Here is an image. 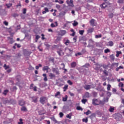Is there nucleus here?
Instances as JSON below:
<instances>
[{
  "label": "nucleus",
  "instance_id": "864d4df0",
  "mask_svg": "<svg viewBox=\"0 0 124 124\" xmlns=\"http://www.w3.org/2000/svg\"><path fill=\"white\" fill-rule=\"evenodd\" d=\"M15 46H17V48H20L21 47V45H20V44H18L17 43L15 44Z\"/></svg>",
  "mask_w": 124,
  "mask_h": 124
},
{
  "label": "nucleus",
  "instance_id": "6e6552de",
  "mask_svg": "<svg viewBox=\"0 0 124 124\" xmlns=\"http://www.w3.org/2000/svg\"><path fill=\"white\" fill-rule=\"evenodd\" d=\"M52 72H55L57 75H59L60 74V71L58 68H52Z\"/></svg>",
  "mask_w": 124,
  "mask_h": 124
},
{
  "label": "nucleus",
  "instance_id": "f3484780",
  "mask_svg": "<svg viewBox=\"0 0 124 124\" xmlns=\"http://www.w3.org/2000/svg\"><path fill=\"white\" fill-rule=\"evenodd\" d=\"M47 76V75L46 74H43V76L44 77H45L44 78V81H45V82L48 81V79L47 78V76Z\"/></svg>",
  "mask_w": 124,
  "mask_h": 124
},
{
  "label": "nucleus",
  "instance_id": "09e8293b",
  "mask_svg": "<svg viewBox=\"0 0 124 124\" xmlns=\"http://www.w3.org/2000/svg\"><path fill=\"white\" fill-rule=\"evenodd\" d=\"M61 94V93L60 92H58L55 95V97H57L58 95H60Z\"/></svg>",
  "mask_w": 124,
  "mask_h": 124
},
{
  "label": "nucleus",
  "instance_id": "c03bdc74",
  "mask_svg": "<svg viewBox=\"0 0 124 124\" xmlns=\"http://www.w3.org/2000/svg\"><path fill=\"white\" fill-rule=\"evenodd\" d=\"M57 86H58V87H62V86H63V84H62V83H60V82H57Z\"/></svg>",
  "mask_w": 124,
  "mask_h": 124
},
{
  "label": "nucleus",
  "instance_id": "aec40b11",
  "mask_svg": "<svg viewBox=\"0 0 124 124\" xmlns=\"http://www.w3.org/2000/svg\"><path fill=\"white\" fill-rule=\"evenodd\" d=\"M76 66V62H73L71 63V67L72 68H74Z\"/></svg>",
  "mask_w": 124,
  "mask_h": 124
},
{
  "label": "nucleus",
  "instance_id": "e2e57ef3",
  "mask_svg": "<svg viewBox=\"0 0 124 124\" xmlns=\"http://www.w3.org/2000/svg\"><path fill=\"white\" fill-rule=\"evenodd\" d=\"M40 38V36L37 35H36L35 39H37V40H38Z\"/></svg>",
  "mask_w": 124,
  "mask_h": 124
},
{
  "label": "nucleus",
  "instance_id": "7c9ffc66",
  "mask_svg": "<svg viewBox=\"0 0 124 124\" xmlns=\"http://www.w3.org/2000/svg\"><path fill=\"white\" fill-rule=\"evenodd\" d=\"M84 32H85V31L84 30H79V33L81 35H83V34H84Z\"/></svg>",
  "mask_w": 124,
  "mask_h": 124
},
{
  "label": "nucleus",
  "instance_id": "f8f14e48",
  "mask_svg": "<svg viewBox=\"0 0 124 124\" xmlns=\"http://www.w3.org/2000/svg\"><path fill=\"white\" fill-rule=\"evenodd\" d=\"M70 31L73 32L72 34H70L71 36H74L76 33V32L75 31H74V30L73 29H72L70 30Z\"/></svg>",
  "mask_w": 124,
  "mask_h": 124
},
{
  "label": "nucleus",
  "instance_id": "8fccbe9b",
  "mask_svg": "<svg viewBox=\"0 0 124 124\" xmlns=\"http://www.w3.org/2000/svg\"><path fill=\"white\" fill-rule=\"evenodd\" d=\"M82 122H84V123H88V119L87 118H83L82 119Z\"/></svg>",
  "mask_w": 124,
  "mask_h": 124
},
{
  "label": "nucleus",
  "instance_id": "7ed1b4c3",
  "mask_svg": "<svg viewBox=\"0 0 124 124\" xmlns=\"http://www.w3.org/2000/svg\"><path fill=\"white\" fill-rule=\"evenodd\" d=\"M46 101H47V97H46L43 96L40 98V102L42 104H45Z\"/></svg>",
  "mask_w": 124,
  "mask_h": 124
},
{
  "label": "nucleus",
  "instance_id": "3c124183",
  "mask_svg": "<svg viewBox=\"0 0 124 124\" xmlns=\"http://www.w3.org/2000/svg\"><path fill=\"white\" fill-rule=\"evenodd\" d=\"M4 67L5 69H8V68H9V66H7V65H6V64H5L4 65Z\"/></svg>",
  "mask_w": 124,
  "mask_h": 124
},
{
  "label": "nucleus",
  "instance_id": "5701e85b",
  "mask_svg": "<svg viewBox=\"0 0 124 124\" xmlns=\"http://www.w3.org/2000/svg\"><path fill=\"white\" fill-rule=\"evenodd\" d=\"M71 116H72V113H70L69 114H67L66 116V117L68 118V119H69L70 120V119H71Z\"/></svg>",
  "mask_w": 124,
  "mask_h": 124
},
{
  "label": "nucleus",
  "instance_id": "338daca9",
  "mask_svg": "<svg viewBox=\"0 0 124 124\" xmlns=\"http://www.w3.org/2000/svg\"><path fill=\"white\" fill-rule=\"evenodd\" d=\"M73 41L74 42H76L77 41V36H76L73 38Z\"/></svg>",
  "mask_w": 124,
  "mask_h": 124
},
{
  "label": "nucleus",
  "instance_id": "ea45409f",
  "mask_svg": "<svg viewBox=\"0 0 124 124\" xmlns=\"http://www.w3.org/2000/svg\"><path fill=\"white\" fill-rule=\"evenodd\" d=\"M105 53L106 54H107V53H110V49L107 48L105 50Z\"/></svg>",
  "mask_w": 124,
  "mask_h": 124
},
{
  "label": "nucleus",
  "instance_id": "412c9836",
  "mask_svg": "<svg viewBox=\"0 0 124 124\" xmlns=\"http://www.w3.org/2000/svg\"><path fill=\"white\" fill-rule=\"evenodd\" d=\"M21 111H28V109H27V108L25 107V106H23V107H22V108H21Z\"/></svg>",
  "mask_w": 124,
  "mask_h": 124
},
{
  "label": "nucleus",
  "instance_id": "f03ea898",
  "mask_svg": "<svg viewBox=\"0 0 124 124\" xmlns=\"http://www.w3.org/2000/svg\"><path fill=\"white\" fill-rule=\"evenodd\" d=\"M92 104L93 105H99V104H101V105H104V102L100 101H98V100L97 99H93V102Z\"/></svg>",
  "mask_w": 124,
  "mask_h": 124
},
{
  "label": "nucleus",
  "instance_id": "680f3d73",
  "mask_svg": "<svg viewBox=\"0 0 124 124\" xmlns=\"http://www.w3.org/2000/svg\"><path fill=\"white\" fill-rule=\"evenodd\" d=\"M112 65H115L116 67H118L119 66V63H114L112 64Z\"/></svg>",
  "mask_w": 124,
  "mask_h": 124
},
{
  "label": "nucleus",
  "instance_id": "c756f323",
  "mask_svg": "<svg viewBox=\"0 0 124 124\" xmlns=\"http://www.w3.org/2000/svg\"><path fill=\"white\" fill-rule=\"evenodd\" d=\"M6 6H7V8H10L12 6V3L6 4Z\"/></svg>",
  "mask_w": 124,
  "mask_h": 124
},
{
  "label": "nucleus",
  "instance_id": "bb28decb",
  "mask_svg": "<svg viewBox=\"0 0 124 124\" xmlns=\"http://www.w3.org/2000/svg\"><path fill=\"white\" fill-rule=\"evenodd\" d=\"M77 110H78V111H82L83 110V108H82V107H80V106H78L76 108Z\"/></svg>",
  "mask_w": 124,
  "mask_h": 124
},
{
  "label": "nucleus",
  "instance_id": "f257e3e1",
  "mask_svg": "<svg viewBox=\"0 0 124 124\" xmlns=\"http://www.w3.org/2000/svg\"><path fill=\"white\" fill-rule=\"evenodd\" d=\"M64 51L67 57H70V56H71V55H72V53H73V50L70 49V48L68 47H65L64 49Z\"/></svg>",
  "mask_w": 124,
  "mask_h": 124
},
{
  "label": "nucleus",
  "instance_id": "4c0bfd02",
  "mask_svg": "<svg viewBox=\"0 0 124 124\" xmlns=\"http://www.w3.org/2000/svg\"><path fill=\"white\" fill-rule=\"evenodd\" d=\"M117 54L116 55V57H119L120 56V55H121V54H122V52L121 51H117L116 52Z\"/></svg>",
  "mask_w": 124,
  "mask_h": 124
},
{
  "label": "nucleus",
  "instance_id": "69168bd1",
  "mask_svg": "<svg viewBox=\"0 0 124 124\" xmlns=\"http://www.w3.org/2000/svg\"><path fill=\"white\" fill-rule=\"evenodd\" d=\"M33 84H31L30 85V89L32 90L33 89Z\"/></svg>",
  "mask_w": 124,
  "mask_h": 124
},
{
  "label": "nucleus",
  "instance_id": "4d7b16f0",
  "mask_svg": "<svg viewBox=\"0 0 124 124\" xmlns=\"http://www.w3.org/2000/svg\"><path fill=\"white\" fill-rule=\"evenodd\" d=\"M67 83L69 84V85H73V83H72V82L71 81H70V80H68L67 81Z\"/></svg>",
  "mask_w": 124,
  "mask_h": 124
},
{
  "label": "nucleus",
  "instance_id": "a18cd8bd",
  "mask_svg": "<svg viewBox=\"0 0 124 124\" xmlns=\"http://www.w3.org/2000/svg\"><path fill=\"white\" fill-rule=\"evenodd\" d=\"M107 87V90L108 91H110V89H111V85L110 84H108Z\"/></svg>",
  "mask_w": 124,
  "mask_h": 124
},
{
  "label": "nucleus",
  "instance_id": "72a5a7b5",
  "mask_svg": "<svg viewBox=\"0 0 124 124\" xmlns=\"http://www.w3.org/2000/svg\"><path fill=\"white\" fill-rule=\"evenodd\" d=\"M109 46H110V47H112L114 45V43L113 41H109L108 42Z\"/></svg>",
  "mask_w": 124,
  "mask_h": 124
},
{
  "label": "nucleus",
  "instance_id": "cd10ccee",
  "mask_svg": "<svg viewBox=\"0 0 124 124\" xmlns=\"http://www.w3.org/2000/svg\"><path fill=\"white\" fill-rule=\"evenodd\" d=\"M73 26L74 27H76L77 26H78V22L76 21H74V23H73Z\"/></svg>",
  "mask_w": 124,
  "mask_h": 124
},
{
  "label": "nucleus",
  "instance_id": "de8ad7c7",
  "mask_svg": "<svg viewBox=\"0 0 124 124\" xmlns=\"http://www.w3.org/2000/svg\"><path fill=\"white\" fill-rule=\"evenodd\" d=\"M29 70H33L34 69V68L32 67L31 65H30L29 68Z\"/></svg>",
  "mask_w": 124,
  "mask_h": 124
},
{
  "label": "nucleus",
  "instance_id": "603ef678",
  "mask_svg": "<svg viewBox=\"0 0 124 124\" xmlns=\"http://www.w3.org/2000/svg\"><path fill=\"white\" fill-rule=\"evenodd\" d=\"M59 116L60 118H62V117H63V113L60 112Z\"/></svg>",
  "mask_w": 124,
  "mask_h": 124
},
{
  "label": "nucleus",
  "instance_id": "4be33fe9",
  "mask_svg": "<svg viewBox=\"0 0 124 124\" xmlns=\"http://www.w3.org/2000/svg\"><path fill=\"white\" fill-rule=\"evenodd\" d=\"M32 98L33 102H34V103H36L37 102V98L36 97H33Z\"/></svg>",
  "mask_w": 124,
  "mask_h": 124
},
{
  "label": "nucleus",
  "instance_id": "c85d7f7f",
  "mask_svg": "<svg viewBox=\"0 0 124 124\" xmlns=\"http://www.w3.org/2000/svg\"><path fill=\"white\" fill-rule=\"evenodd\" d=\"M103 73H104V74H105V75L106 76H108V71H107V70H103Z\"/></svg>",
  "mask_w": 124,
  "mask_h": 124
},
{
  "label": "nucleus",
  "instance_id": "2eb2a0df",
  "mask_svg": "<svg viewBox=\"0 0 124 124\" xmlns=\"http://www.w3.org/2000/svg\"><path fill=\"white\" fill-rule=\"evenodd\" d=\"M85 90H86L88 91V90H90L91 89V85H86L84 86Z\"/></svg>",
  "mask_w": 124,
  "mask_h": 124
},
{
  "label": "nucleus",
  "instance_id": "ddd939ff",
  "mask_svg": "<svg viewBox=\"0 0 124 124\" xmlns=\"http://www.w3.org/2000/svg\"><path fill=\"white\" fill-rule=\"evenodd\" d=\"M50 119H51L53 122H54L55 124H58V121L56 120V118H55V117H50Z\"/></svg>",
  "mask_w": 124,
  "mask_h": 124
},
{
  "label": "nucleus",
  "instance_id": "c9c22d12",
  "mask_svg": "<svg viewBox=\"0 0 124 124\" xmlns=\"http://www.w3.org/2000/svg\"><path fill=\"white\" fill-rule=\"evenodd\" d=\"M87 101H88V100H87V99H83L81 100V102L83 103V104H86V102H87Z\"/></svg>",
  "mask_w": 124,
  "mask_h": 124
},
{
  "label": "nucleus",
  "instance_id": "9b49d317",
  "mask_svg": "<svg viewBox=\"0 0 124 124\" xmlns=\"http://www.w3.org/2000/svg\"><path fill=\"white\" fill-rule=\"evenodd\" d=\"M93 31H94V29L93 28H90L88 30L87 32L88 33H92V32H93Z\"/></svg>",
  "mask_w": 124,
  "mask_h": 124
},
{
  "label": "nucleus",
  "instance_id": "e433bc0d",
  "mask_svg": "<svg viewBox=\"0 0 124 124\" xmlns=\"http://www.w3.org/2000/svg\"><path fill=\"white\" fill-rule=\"evenodd\" d=\"M66 33V31L64 30L61 31V35H64Z\"/></svg>",
  "mask_w": 124,
  "mask_h": 124
},
{
  "label": "nucleus",
  "instance_id": "39448f33",
  "mask_svg": "<svg viewBox=\"0 0 124 124\" xmlns=\"http://www.w3.org/2000/svg\"><path fill=\"white\" fill-rule=\"evenodd\" d=\"M115 119L116 121H120V120L122 119V114L120 113L116 114Z\"/></svg>",
  "mask_w": 124,
  "mask_h": 124
},
{
  "label": "nucleus",
  "instance_id": "b1692460",
  "mask_svg": "<svg viewBox=\"0 0 124 124\" xmlns=\"http://www.w3.org/2000/svg\"><path fill=\"white\" fill-rule=\"evenodd\" d=\"M68 96L67 95H65V97H62V101L65 102L67 100Z\"/></svg>",
  "mask_w": 124,
  "mask_h": 124
},
{
  "label": "nucleus",
  "instance_id": "0eeeda50",
  "mask_svg": "<svg viewBox=\"0 0 124 124\" xmlns=\"http://www.w3.org/2000/svg\"><path fill=\"white\" fill-rule=\"evenodd\" d=\"M96 65H97V66H99V67H102L105 69H106L108 67V65H106L105 64H104L102 65V64H99L98 63H96Z\"/></svg>",
  "mask_w": 124,
  "mask_h": 124
},
{
  "label": "nucleus",
  "instance_id": "f704fd0d",
  "mask_svg": "<svg viewBox=\"0 0 124 124\" xmlns=\"http://www.w3.org/2000/svg\"><path fill=\"white\" fill-rule=\"evenodd\" d=\"M95 38H101V37H102V35L101 34H100L99 35H96L95 36Z\"/></svg>",
  "mask_w": 124,
  "mask_h": 124
},
{
  "label": "nucleus",
  "instance_id": "423d86ee",
  "mask_svg": "<svg viewBox=\"0 0 124 124\" xmlns=\"http://www.w3.org/2000/svg\"><path fill=\"white\" fill-rule=\"evenodd\" d=\"M18 104L20 106H24V105L26 104V102L24 99H21L18 101Z\"/></svg>",
  "mask_w": 124,
  "mask_h": 124
},
{
  "label": "nucleus",
  "instance_id": "9d476101",
  "mask_svg": "<svg viewBox=\"0 0 124 124\" xmlns=\"http://www.w3.org/2000/svg\"><path fill=\"white\" fill-rule=\"evenodd\" d=\"M50 69V68H49V66H45L43 67V71H46V72H48V70Z\"/></svg>",
  "mask_w": 124,
  "mask_h": 124
},
{
  "label": "nucleus",
  "instance_id": "774afa93",
  "mask_svg": "<svg viewBox=\"0 0 124 124\" xmlns=\"http://www.w3.org/2000/svg\"><path fill=\"white\" fill-rule=\"evenodd\" d=\"M3 104H7V100L3 99Z\"/></svg>",
  "mask_w": 124,
  "mask_h": 124
},
{
  "label": "nucleus",
  "instance_id": "79ce46f5",
  "mask_svg": "<svg viewBox=\"0 0 124 124\" xmlns=\"http://www.w3.org/2000/svg\"><path fill=\"white\" fill-rule=\"evenodd\" d=\"M56 8L60 10L61 9V5H59V4H56Z\"/></svg>",
  "mask_w": 124,
  "mask_h": 124
},
{
  "label": "nucleus",
  "instance_id": "bf43d9fd",
  "mask_svg": "<svg viewBox=\"0 0 124 124\" xmlns=\"http://www.w3.org/2000/svg\"><path fill=\"white\" fill-rule=\"evenodd\" d=\"M26 13H27V9L24 8L23 11V14H26Z\"/></svg>",
  "mask_w": 124,
  "mask_h": 124
},
{
  "label": "nucleus",
  "instance_id": "052dcab7",
  "mask_svg": "<svg viewBox=\"0 0 124 124\" xmlns=\"http://www.w3.org/2000/svg\"><path fill=\"white\" fill-rule=\"evenodd\" d=\"M118 3H124V0H118Z\"/></svg>",
  "mask_w": 124,
  "mask_h": 124
},
{
  "label": "nucleus",
  "instance_id": "37998d69",
  "mask_svg": "<svg viewBox=\"0 0 124 124\" xmlns=\"http://www.w3.org/2000/svg\"><path fill=\"white\" fill-rule=\"evenodd\" d=\"M49 62H55V60L54 59V58H50L49 59Z\"/></svg>",
  "mask_w": 124,
  "mask_h": 124
},
{
  "label": "nucleus",
  "instance_id": "0e129e2a",
  "mask_svg": "<svg viewBox=\"0 0 124 124\" xmlns=\"http://www.w3.org/2000/svg\"><path fill=\"white\" fill-rule=\"evenodd\" d=\"M3 24L5 26H8V22H7L6 21H4Z\"/></svg>",
  "mask_w": 124,
  "mask_h": 124
},
{
  "label": "nucleus",
  "instance_id": "49530a36",
  "mask_svg": "<svg viewBox=\"0 0 124 124\" xmlns=\"http://www.w3.org/2000/svg\"><path fill=\"white\" fill-rule=\"evenodd\" d=\"M8 39H10L11 40V43L12 44V43H13V38H12L11 37H8Z\"/></svg>",
  "mask_w": 124,
  "mask_h": 124
},
{
  "label": "nucleus",
  "instance_id": "a19ab883",
  "mask_svg": "<svg viewBox=\"0 0 124 124\" xmlns=\"http://www.w3.org/2000/svg\"><path fill=\"white\" fill-rule=\"evenodd\" d=\"M24 123H23V119H19V122H18V124H23Z\"/></svg>",
  "mask_w": 124,
  "mask_h": 124
},
{
  "label": "nucleus",
  "instance_id": "58836bf2",
  "mask_svg": "<svg viewBox=\"0 0 124 124\" xmlns=\"http://www.w3.org/2000/svg\"><path fill=\"white\" fill-rule=\"evenodd\" d=\"M7 93H8V90H5L4 91L3 94H4V95H6V94H7Z\"/></svg>",
  "mask_w": 124,
  "mask_h": 124
},
{
  "label": "nucleus",
  "instance_id": "2f4dec72",
  "mask_svg": "<svg viewBox=\"0 0 124 124\" xmlns=\"http://www.w3.org/2000/svg\"><path fill=\"white\" fill-rule=\"evenodd\" d=\"M70 43V41L69 40H67L66 42L64 43V44L66 45V46H68L69 44Z\"/></svg>",
  "mask_w": 124,
  "mask_h": 124
},
{
  "label": "nucleus",
  "instance_id": "1a4fd4ad",
  "mask_svg": "<svg viewBox=\"0 0 124 124\" xmlns=\"http://www.w3.org/2000/svg\"><path fill=\"white\" fill-rule=\"evenodd\" d=\"M100 7L102 9L106 8L107 7V3L104 2L102 4L100 5Z\"/></svg>",
  "mask_w": 124,
  "mask_h": 124
},
{
  "label": "nucleus",
  "instance_id": "393cba45",
  "mask_svg": "<svg viewBox=\"0 0 124 124\" xmlns=\"http://www.w3.org/2000/svg\"><path fill=\"white\" fill-rule=\"evenodd\" d=\"M10 102L12 104H16V100L13 99H10Z\"/></svg>",
  "mask_w": 124,
  "mask_h": 124
},
{
  "label": "nucleus",
  "instance_id": "6ab92c4d",
  "mask_svg": "<svg viewBox=\"0 0 124 124\" xmlns=\"http://www.w3.org/2000/svg\"><path fill=\"white\" fill-rule=\"evenodd\" d=\"M114 110H115V108L112 107H110L108 109V111L110 112V113H113Z\"/></svg>",
  "mask_w": 124,
  "mask_h": 124
},
{
  "label": "nucleus",
  "instance_id": "4468645a",
  "mask_svg": "<svg viewBox=\"0 0 124 124\" xmlns=\"http://www.w3.org/2000/svg\"><path fill=\"white\" fill-rule=\"evenodd\" d=\"M94 21L95 20L93 19H92L91 20H90V24L92 25V26L93 27L94 26Z\"/></svg>",
  "mask_w": 124,
  "mask_h": 124
},
{
  "label": "nucleus",
  "instance_id": "5fc2aeb1",
  "mask_svg": "<svg viewBox=\"0 0 124 124\" xmlns=\"http://www.w3.org/2000/svg\"><path fill=\"white\" fill-rule=\"evenodd\" d=\"M89 66H90V64L89 63L86 64L85 65L83 66V67H86L87 68H88Z\"/></svg>",
  "mask_w": 124,
  "mask_h": 124
},
{
  "label": "nucleus",
  "instance_id": "a878e982",
  "mask_svg": "<svg viewBox=\"0 0 124 124\" xmlns=\"http://www.w3.org/2000/svg\"><path fill=\"white\" fill-rule=\"evenodd\" d=\"M63 89V92H66V90H67V89H68V85H65Z\"/></svg>",
  "mask_w": 124,
  "mask_h": 124
},
{
  "label": "nucleus",
  "instance_id": "a211bd4d",
  "mask_svg": "<svg viewBox=\"0 0 124 124\" xmlns=\"http://www.w3.org/2000/svg\"><path fill=\"white\" fill-rule=\"evenodd\" d=\"M49 76L50 78V79H53V78H54V77H56V76L55 75V74H52V73L49 74Z\"/></svg>",
  "mask_w": 124,
  "mask_h": 124
},
{
  "label": "nucleus",
  "instance_id": "6e6d98bb",
  "mask_svg": "<svg viewBox=\"0 0 124 124\" xmlns=\"http://www.w3.org/2000/svg\"><path fill=\"white\" fill-rule=\"evenodd\" d=\"M119 87H121V88H123L124 87V83L120 82L119 84Z\"/></svg>",
  "mask_w": 124,
  "mask_h": 124
},
{
  "label": "nucleus",
  "instance_id": "473e14b6",
  "mask_svg": "<svg viewBox=\"0 0 124 124\" xmlns=\"http://www.w3.org/2000/svg\"><path fill=\"white\" fill-rule=\"evenodd\" d=\"M84 114H85V115H87V116H88V115H89V114H92V111H91V110H88L87 112H84Z\"/></svg>",
  "mask_w": 124,
  "mask_h": 124
},
{
  "label": "nucleus",
  "instance_id": "dca6fc26",
  "mask_svg": "<svg viewBox=\"0 0 124 124\" xmlns=\"http://www.w3.org/2000/svg\"><path fill=\"white\" fill-rule=\"evenodd\" d=\"M95 113H93L89 116V118L91 119V120H93V118H95Z\"/></svg>",
  "mask_w": 124,
  "mask_h": 124
},
{
  "label": "nucleus",
  "instance_id": "13d9d810",
  "mask_svg": "<svg viewBox=\"0 0 124 124\" xmlns=\"http://www.w3.org/2000/svg\"><path fill=\"white\" fill-rule=\"evenodd\" d=\"M93 96H94V97H95V96H96L97 95V93L95 92H94L93 93Z\"/></svg>",
  "mask_w": 124,
  "mask_h": 124
},
{
  "label": "nucleus",
  "instance_id": "20e7f679",
  "mask_svg": "<svg viewBox=\"0 0 124 124\" xmlns=\"http://www.w3.org/2000/svg\"><path fill=\"white\" fill-rule=\"evenodd\" d=\"M57 53L60 57H62V56L64 55V52L62 51V48H59L57 51Z\"/></svg>",
  "mask_w": 124,
  "mask_h": 124
}]
</instances>
